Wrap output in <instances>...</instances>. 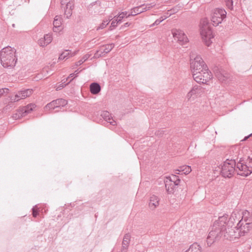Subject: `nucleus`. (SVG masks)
Wrapping results in <instances>:
<instances>
[{"instance_id": "nucleus-1", "label": "nucleus", "mask_w": 252, "mask_h": 252, "mask_svg": "<svg viewBox=\"0 0 252 252\" xmlns=\"http://www.w3.org/2000/svg\"><path fill=\"white\" fill-rule=\"evenodd\" d=\"M249 214L247 210L243 212L242 218L238 222L236 227L232 228L231 226H226V230H224L223 233V237L225 239L235 241L248 233L251 228L252 223V217H248Z\"/></svg>"}, {"instance_id": "nucleus-2", "label": "nucleus", "mask_w": 252, "mask_h": 252, "mask_svg": "<svg viewBox=\"0 0 252 252\" xmlns=\"http://www.w3.org/2000/svg\"><path fill=\"white\" fill-rule=\"evenodd\" d=\"M227 218V215H223L219 217L214 222L206 239V243L208 247H210L215 242L219 240L223 235L224 230H226L225 224Z\"/></svg>"}, {"instance_id": "nucleus-3", "label": "nucleus", "mask_w": 252, "mask_h": 252, "mask_svg": "<svg viewBox=\"0 0 252 252\" xmlns=\"http://www.w3.org/2000/svg\"><path fill=\"white\" fill-rule=\"evenodd\" d=\"M16 50L14 48L7 46L2 48L0 52L1 65L5 68H13L17 62Z\"/></svg>"}, {"instance_id": "nucleus-4", "label": "nucleus", "mask_w": 252, "mask_h": 252, "mask_svg": "<svg viewBox=\"0 0 252 252\" xmlns=\"http://www.w3.org/2000/svg\"><path fill=\"white\" fill-rule=\"evenodd\" d=\"M200 34L202 39L205 44L209 46L212 43L214 38L211 28L208 26V21L207 19H203L201 21Z\"/></svg>"}, {"instance_id": "nucleus-5", "label": "nucleus", "mask_w": 252, "mask_h": 252, "mask_svg": "<svg viewBox=\"0 0 252 252\" xmlns=\"http://www.w3.org/2000/svg\"><path fill=\"white\" fill-rule=\"evenodd\" d=\"M190 68L192 73L199 70H207V66L200 56L196 55L194 53H192L190 55Z\"/></svg>"}, {"instance_id": "nucleus-6", "label": "nucleus", "mask_w": 252, "mask_h": 252, "mask_svg": "<svg viewBox=\"0 0 252 252\" xmlns=\"http://www.w3.org/2000/svg\"><path fill=\"white\" fill-rule=\"evenodd\" d=\"M192 74L194 80L200 84H206L212 78L211 73L209 71L208 67L207 70H199Z\"/></svg>"}, {"instance_id": "nucleus-7", "label": "nucleus", "mask_w": 252, "mask_h": 252, "mask_svg": "<svg viewBox=\"0 0 252 252\" xmlns=\"http://www.w3.org/2000/svg\"><path fill=\"white\" fill-rule=\"evenodd\" d=\"M226 15V12L225 10L220 8L216 9L212 15L211 21L213 25L214 26L219 25L225 18Z\"/></svg>"}, {"instance_id": "nucleus-8", "label": "nucleus", "mask_w": 252, "mask_h": 252, "mask_svg": "<svg viewBox=\"0 0 252 252\" xmlns=\"http://www.w3.org/2000/svg\"><path fill=\"white\" fill-rule=\"evenodd\" d=\"M35 107L34 104H30L26 106L23 107L19 109L15 113L13 114V118L17 120L26 116L28 114L31 113L33 108Z\"/></svg>"}, {"instance_id": "nucleus-9", "label": "nucleus", "mask_w": 252, "mask_h": 252, "mask_svg": "<svg viewBox=\"0 0 252 252\" xmlns=\"http://www.w3.org/2000/svg\"><path fill=\"white\" fill-rule=\"evenodd\" d=\"M61 7L64 9V16L68 19L72 15V9L74 7L73 0H60Z\"/></svg>"}, {"instance_id": "nucleus-10", "label": "nucleus", "mask_w": 252, "mask_h": 252, "mask_svg": "<svg viewBox=\"0 0 252 252\" xmlns=\"http://www.w3.org/2000/svg\"><path fill=\"white\" fill-rule=\"evenodd\" d=\"M172 33L174 39L177 40L180 45L182 46L185 45L189 42L187 35L182 31L173 29Z\"/></svg>"}, {"instance_id": "nucleus-11", "label": "nucleus", "mask_w": 252, "mask_h": 252, "mask_svg": "<svg viewBox=\"0 0 252 252\" xmlns=\"http://www.w3.org/2000/svg\"><path fill=\"white\" fill-rule=\"evenodd\" d=\"M235 159H227L221 166L220 173H233L235 170Z\"/></svg>"}, {"instance_id": "nucleus-12", "label": "nucleus", "mask_w": 252, "mask_h": 252, "mask_svg": "<svg viewBox=\"0 0 252 252\" xmlns=\"http://www.w3.org/2000/svg\"><path fill=\"white\" fill-rule=\"evenodd\" d=\"M67 104V101L63 98H59L54 100L48 103L45 107L46 110L54 109L56 108L62 107Z\"/></svg>"}, {"instance_id": "nucleus-13", "label": "nucleus", "mask_w": 252, "mask_h": 252, "mask_svg": "<svg viewBox=\"0 0 252 252\" xmlns=\"http://www.w3.org/2000/svg\"><path fill=\"white\" fill-rule=\"evenodd\" d=\"M33 93L32 89H26L19 91L14 96H11L10 100L11 101L16 102L21 99H24L27 97L30 96Z\"/></svg>"}, {"instance_id": "nucleus-14", "label": "nucleus", "mask_w": 252, "mask_h": 252, "mask_svg": "<svg viewBox=\"0 0 252 252\" xmlns=\"http://www.w3.org/2000/svg\"><path fill=\"white\" fill-rule=\"evenodd\" d=\"M114 47V43L103 45L100 47L99 50L95 52L94 56L97 57L103 56L104 55L110 52Z\"/></svg>"}, {"instance_id": "nucleus-15", "label": "nucleus", "mask_w": 252, "mask_h": 252, "mask_svg": "<svg viewBox=\"0 0 252 252\" xmlns=\"http://www.w3.org/2000/svg\"><path fill=\"white\" fill-rule=\"evenodd\" d=\"M228 216L227 215V217ZM241 218H242V216L241 217V215L239 212H233L229 218V220H228V217L227 218V221L225 224L226 226H228L232 227L235 222L237 221L239 222V221L241 220H239Z\"/></svg>"}, {"instance_id": "nucleus-16", "label": "nucleus", "mask_w": 252, "mask_h": 252, "mask_svg": "<svg viewBox=\"0 0 252 252\" xmlns=\"http://www.w3.org/2000/svg\"><path fill=\"white\" fill-rule=\"evenodd\" d=\"M159 198L158 196L153 194L150 197L148 206L152 211L155 210L159 205Z\"/></svg>"}, {"instance_id": "nucleus-17", "label": "nucleus", "mask_w": 252, "mask_h": 252, "mask_svg": "<svg viewBox=\"0 0 252 252\" xmlns=\"http://www.w3.org/2000/svg\"><path fill=\"white\" fill-rule=\"evenodd\" d=\"M200 90V86L198 85L194 86L191 90L188 93L187 98L189 100L191 99H194L199 94Z\"/></svg>"}, {"instance_id": "nucleus-18", "label": "nucleus", "mask_w": 252, "mask_h": 252, "mask_svg": "<svg viewBox=\"0 0 252 252\" xmlns=\"http://www.w3.org/2000/svg\"><path fill=\"white\" fill-rule=\"evenodd\" d=\"M130 238L131 236L129 233H127L125 235L122 242L121 250L122 252H126L127 250L129 247Z\"/></svg>"}, {"instance_id": "nucleus-19", "label": "nucleus", "mask_w": 252, "mask_h": 252, "mask_svg": "<svg viewBox=\"0 0 252 252\" xmlns=\"http://www.w3.org/2000/svg\"><path fill=\"white\" fill-rule=\"evenodd\" d=\"M53 24V31L56 32H60L62 30L61 27L62 25V18L59 16H56L54 18Z\"/></svg>"}, {"instance_id": "nucleus-20", "label": "nucleus", "mask_w": 252, "mask_h": 252, "mask_svg": "<svg viewBox=\"0 0 252 252\" xmlns=\"http://www.w3.org/2000/svg\"><path fill=\"white\" fill-rule=\"evenodd\" d=\"M168 184H172L174 186L179 185L180 179L176 174H171L169 176L166 177Z\"/></svg>"}, {"instance_id": "nucleus-21", "label": "nucleus", "mask_w": 252, "mask_h": 252, "mask_svg": "<svg viewBox=\"0 0 252 252\" xmlns=\"http://www.w3.org/2000/svg\"><path fill=\"white\" fill-rule=\"evenodd\" d=\"M90 90L92 94H96L100 92L101 88L98 83L94 82L90 85Z\"/></svg>"}, {"instance_id": "nucleus-22", "label": "nucleus", "mask_w": 252, "mask_h": 252, "mask_svg": "<svg viewBox=\"0 0 252 252\" xmlns=\"http://www.w3.org/2000/svg\"><path fill=\"white\" fill-rule=\"evenodd\" d=\"M103 118L107 122L109 123L111 125L115 126L116 125V122L113 120L111 114L107 111H104L101 114Z\"/></svg>"}, {"instance_id": "nucleus-23", "label": "nucleus", "mask_w": 252, "mask_h": 252, "mask_svg": "<svg viewBox=\"0 0 252 252\" xmlns=\"http://www.w3.org/2000/svg\"><path fill=\"white\" fill-rule=\"evenodd\" d=\"M237 167L240 171L244 172H249V173H252V167L248 166L246 164H244L243 163L239 162L237 163Z\"/></svg>"}, {"instance_id": "nucleus-24", "label": "nucleus", "mask_w": 252, "mask_h": 252, "mask_svg": "<svg viewBox=\"0 0 252 252\" xmlns=\"http://www.w3.org/2000/svg\"><path fill=\"white\" fill-rule=\"evenodd\" d=\"M175 170L177 172H182V173H190L192 171L190 166L186 165L179 166Z\"/></svg>"}, {"instance_id": "nucleus-25", "label": "nucleus", "mask_w": 252, "mask_h": 252, "mask_svg": "<svg viewBox=\"0 0 252 252\" xmlns=\"http://www.w3.org/2000/svg\"><path fill=\"white\" fill-rule=\"evenodd\" d=\"M100 4L99 3L96 1L91 3L89 6V10L91 12L93 13L94 12V13L98 12V10L100 8Z\"/></svg>"}, {"instance_id": "nucleus-26", "label": "nucleus", "mask_w": 252, "mask_h": 252, "mask_svg": "<svg viewBox=\"0 0 252 252\" xmlns=\"http://www.w3.org/2000/svg\"><path fill=\"white\" fill-rule=\"evenodd\" d=\"M142 12H143V10L141 9V5L135 7L131 9L130 13L128 14L126 17H129L130 16H135Z\"/></svg>"}, {"instance_id": "nucleus-27", "label": "nucleus", "mask_w": 252, "mask_h": 252, "mask_svg": "<svg viewBox=\"0 0 252 252\" xmlns=\"http://www.w3.org/2000/svg\"><path fill=\"white\" fill-rule=\"evenodd\" d=\"M127 16V12L126 11V12H121L117 16H115L114 19L116 20V21H117L116 24L121 23L124 17L127 18L126 17Z\"/></svg>"}, {"instance_id": "nucleus-28", "label": "nucleus", "mask_w": 252, "mask_h": 252, "mask_svg": "<svg viewBox=\"0 0 252 252\" xmlns=\"http://www.w3.org/2000/svg\"><path fill=\"white\" fill-rule=\"evenodd\" d=\"M218 78L220 81L224 82L229 78V74L224 72H220L218 74Z\"/></svg>"}, {"instance_id": "nucleus-29", "label": "nucleus", "mask_w": 252, "mask_h": 252, "mask_svg": "<svg viewBox=\"0 0 252 252\" xmlns=\"http://www.w3.org/2000/svg\"><path fill=\"white\" fill-rule=\"evenodd\" d=\"M77 51L72 52L71 50H66L63 52V53L64 54L65 59H67L68 58L74 56L77 54Z\"/></svg>"}, {"instance_id": "nucleus-30", "label": "nucleus", "mask_w": 252, "mask_h": 252, "mask_svg": "<svg viewBox=\"0 0 252 252\" xmlns=\"http://www.w3.org/2000/svg\"><path fill=\"white\" fill-rule=\"evenodd\" d=\"M165 187L166 188L167 192L171 194L173 193L174 190V187H175L172 185V184H168V181L166 180V183H165Z\"/></svg>"}, {"instance_id": "nucleus-31", "label": "nucleus", "mask_w": 252, "mask_h": 252, "mask_svg": "<svg viewBox=\"0 0 252 252\" xmlns=\"http://www.w3.org/2000/svg\"><path fill=\"white\" fill-rule=\"evenodd\" d=\"M167 18V17L166 16H161L159 19L156 20L153 24L151 25L150 27H152L154 26H157L159 25L161 22L166 19Z\"/></svg>"}, {"instance_id": "nucleus-32", "label": "nucleus", "mask_w": 252, "mask_h": 252, "mask_svg": "<svg viewBox=\"0 0 252 252\" xmlns=\"http://www.w3.org/2000/svg\"><path fill=\"white\" fill-rule=\"evenodd\" d=\"M154 6H155V4L151 3L147 4L146 5L142 4L141 5V9L142 10H143V12H144V11H146L147 10H149L151 8L153 7Z\"/></svg>"}, {"instance_id": "nucleus-33", "label": "nucleus", "mask_w": 252, "mask_h": 252, "mask_svg": "<svg viewBox=\"0 0 252 252\" xmlns=\"http://www.w3.org/2000/svg\"><path fill=\"white\" fill-rule=\"evenodd\" d=\"M89 57L88 55H85L80 60L75 63V66L76 67L80 65L84 62H85L89 58Z\"/></svg>"}, {"instance_id": "nucleus-34", "label": "nucleus", "mask_w": 252, "mask_h": 252, "mask_svg": "<svg viewBox=\"0 0 252 252\" xmlns=\"http://www.w3.org/2000/svg\"><path fill=\"white\" fill-rule=\"evenodd\" d=\"M44 39H45V41H46V44H49L52 40V35L50 34H47L44 35Z\"/></svg>"}, {"instance_id": "nucleus-35", "label": "nucleus", "mask_w": 252, "mask_h": 252, "mask_svg": "<svg viewBox=\"0 0 252 252\" xmlns=\"http://www.w3.org/2000/svg\"><path fill=\"white\" fill-rule=\"evenodd\" d=\"M225 2L227 7L230 10H232L233 9L232 0H225Z\"/></svg>"}, {"instance_id": "nucleus-36", "label": "nucleus", "mask_w": 252, "mask_h": 252, "mask_svg": "<svg viewBox=\"0 0 252 252\" xmlns=\"http://www.w3.org/2000/svg\"><path fill=\"white\" fill-rule=\"evenodd\" d=\"M46 41H45V39L44 38H41L38 40V44L42 47H44L45 46H47L48 44H46Z\"/></svg>"}, {"instance_id": "nucleus-37", "label": "nucleus", "mask_w": 252, "mask_h": 252, "mask_svg": "<svg viewBox=\"0 0 252 252\" xmlns=\"http://www.w3.org/2000/svg\"><path fill=\"white\" fill-rule=\"evenodd\" d=\"M9 89L8 88H2L0 89V97H1L4 94H8Z\"/></svg>"}, {"instance_id": "nucleus-38", "label": "nucleus", "mask_w": 252, "mask_h": 252, "mask_svg": "<svg viewBox=\"0 0 252 252\" xmlns=\"http://www.w3.org/2000/svg\"><path fill=\"white\" fill-rule=\"evenodd\" d=\"M108 24V22H107V21H106V22H104V23H102L101 24V25L100 26V27H98L97 29V30H98V29H102L103 28H104Z\"/></svg>"}, {"instance_id": "nucleus-39", "label": "nucleus", "mask_w": 252, "mask_h": 252, "mask_svg": "<svg viewBox=\"0 0 252 252\" xmlns=\"http://www.w3.org/2000/svg\"><path fill=\"white\" fill-rule=\"evenodd\" d=\"M116 22L117 21H116V20L114 19L113 21L111 23V26L110 27V28H111V30H112V29L111 28H115L117 24H116Z\"/></svg>"}, {"instance_id": "nucleus-40", "label": "nucleus", "mask_w": 252, "mask_h": 252, "mask_svg": "<svg viewBox=\"0 0 252 252\" xmlns=\"http://www.w3.org/2000/svg\"><path fill=\"white\" fill-rule=\"evenodd\" d=\"M38 214L37 212L35 210L34 208H32V215L33 217H36Z\"/></svg>"}, {"instance_id": "nucleus-41", "label": "nucleus", "mask_w": 252, "mask_h": 252, "mask_svg": "<svg viewBox=\"0 0 252 252\" xmlns=\"http://www.w3.org/2000/svg\"><path fill=\"white\" fill-rule=\"evenodd\" d=\"M64 59H66L65 57H64V54H63V53L60 55L59 57V60H63Z\"/></svg>"}, {"instance_id": "nucleus-42", "label": "nucleus", "mask_w": 252, "mask_h": 252, "mask_svg": "<svg viewBox=\"0 0 252 252\" xmlns=\"http://www.w3.org/2000/svg\"><path fill=\"white\" fill-rule=\"evenodd\" d=\"M130 25V23L126 22L121 27V29H123L125 27H128Z\"/></svg>"}, {"instance_id": "nucleus-43", "label": "nucleus", "mask_w": 252, "mask_h": 252, "mask_svg": "<svg viewBox=\"0 0 252 252\" xmlns=\"http://www.w3.org/2000/svg\"><path fill=\"white\" fill-rule=\"evenodd\" d=\"M74 75H75L74 73L70 74L69 75V76L68 77V78L66 79V80H67L68 79H69L70 78L73 77Z\"/></svg>"}, {"instance_id": "nucleus-44", "label": "nucleus", "mask_w": 252, "mask_h": 252, "mask_svg": "<svg viewBox=\"0 0 252 252\" xmlns=\"http://www.w3.org/2000/svg\"><path fill=\"white\" fill-rule=\"evenodd\" d=\"M80 72V71H78V70H76V71H75V76L74 78H75V77H77V76H78V74H79V73Z\"/></svg>"}, {"instance_id": "nucleus-45", "label": "nucleus", "mask_w": 252, "mask_h": 252, "mask_svg": "<svg viewBox=\"0 0 252 252\" xmlns=\"http://www.w3.org/2000/svg\"><path fill=\"white\" fill-rule=\"evenodd\" d=\"M252 135V134H251L249 136H246L244 138V140L245 141V140H247Z\"/></svg>"}, {"instance_id": "nucleus-46", "label": "nucleus", "mask_w": 252, "mask_h": 252, "mask_svg": "<svg viewBox=\"0 0 252 252\" xmlns=\"http://www.w3.org/2000/svg\"><path fill=\"white\" fill-rule=\"evenodd\" d=\"M223 177L224 178H231V176H228V175H227V174H224V175L223 176Z\"/></svg>"}, {"instance_id": "nucleus-47", "label": "nucleus", "mask_w": 252, "mask_h": 252, "mask_svg": "<svg viewBox=\"0 0 252 252\" xmlns=\"http://www.w3.org/2000/svg\"><path fill=\"white\" fill-rule=\"evenodd\" d=\"M72 80H73V79H72L70 80V81H69V82H68V83H67V84H64V85H62V87H64V86H65L67 84H68V83H69L70 82H71V81H72Z\"/></svg>"}, {"instance_id": "nucleus-48", "label": "nucleus", "mask_w": 252, "mask_h": 252, "mask_svg": "<svg viewBox=\"0 0 252 252\" xmlns=\"http://www.w3.org/2000/svg\"><path fill=\"white\" fill-rule=\"evenodd\" d=\"M249 163H251L252 162V158H251L250 157L248 158Z\"/></svg>"}, {"instance_id": "nucleus-49", "label": "nucleus", "mask_w": 252, "mask_h": 252, "mask_svg": "<svg viewBox=\"0 0 252 252\" xmlns=\"http://www.w3.org/2000/svg\"><path fill=\"white\" fill-rule=\"evenodd\" d=\"M241 175H244L245 177H247L249 174H241Z\"/></svg>"}, {"instance_id": "nucleus-50", "label": "nucleus", "mask_w": 252, "mask_h": 252, "mask_svg": "<svg viewBox=\"0 0 252 252\" xmlns=\"http://www.w3.org/2000/svg\"><path fill=\"white\" fill-rule=\"evenodd\" d=\"M58 89H61L60 88H59V87L57 88V90Z\"/></svg>"}]
</instances>
